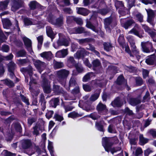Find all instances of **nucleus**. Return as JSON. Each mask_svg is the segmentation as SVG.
Here are the masks:
<instances>
[{"label":"nucleus","mask_w":156,"mask_h":156,"mask_svg":"<svg viewBox=\"0 0 156 156\" xmlns=\"http://www.w3.org/2000/svg\"><path fill=\"white\" fill-rule=\"evenodd\" d=\"M69 74V71L65 69H60L56 71L57 77L62 85H65L66 84V79Z\"/></svg>","instance_id":"1"},{"label":"nucleus","mask_w":156,"mask_h":156,"mask_svg":"<svg viewBox=\"0 0 156 156\" xmlns=\"http://www.w3.org/2000/svg\"><path fill=\"white\" fill-rule=\"evenodd\" d=\"M20 70L22 72L28 73L30 76V80L29 83V89L30 91L33 92V85L36 84L37 82L36 80L33 79L32 77L33 74V69L32 67L29 66L27 68H23L21 69Z\"/></svg>","instance_id":"2"},{"label":"nucleus","mask_w":156,"mask_h":156,"mask_svg":"<svg viewBox=\"0 0 156 156\" xmlns=\"http://www.w3.org/2000/svg\"><path fill=\"white\" fill-rule=\"evenodd\" d=\"M43 80L42 81V86L44 92L49 93L51 92V89L50 86V83L48 81L45 77L42 76Z\"/></svg>","instance_id":"3"},{"label":"nucleus","mask_w":156,"mask_h":156,"mask_svg":"<svg viewBox=\"0 0 156 156\" xmlns=\"http://www.w3.org/2000/svg\"><path fill=\"white\" fill-rule=\"evenodd\" d=\"M23 5V2L22 0H13L11 10L13 12H15L22 7Z\"/></svg>","instance_id":"4"},{"label":"nucleus","mask_w":156,"mask_h":156,"mask_svg":"<svg viewBox=\"0 0 156 156\" xmlns=\"http://www.w3.org/2000/svg\"><path fill=\"white\" fill-rule=\"evenodd\" d=\"M102 144L105 151L109 152L110 147L112 145L110 139L107 137L103 138Z\"/></svg>","instance_id":"5"},{"label":"nucleus","mask_w":156,"mask_h":156,"mask_svg":"<svg viewBox=\"0 0 156 156\" xmlns=\"http://www.w3.org/2000/svg\"><path fill=\"white\" fill-rule=\"evenodd\" d=\"M34 63L39 72L41 73L45 67V63L41 61L40 60H36L34 61Z\"/></svg>","instance_id":"6"},{"label":"nucleus","mask_w":156,"mask_h":156,"mask_svg":"<svg viewBox=\"0 0 156 156\" xmlns=\"http://www.w3.org/2000/svg\"><path fill=\"white\" fill-rule=\"evenodd\" d=\"M77 85V83L75 78L71 77L69 82V86L66 85V84L63 85L67 90L69 91L70 90V88H74Z\"/></svg>","instance_id":"7"},{"label":"nucleus","mask_w":156,"mask_h":156,"mask_svg":"<svg viewBox=\"0 0 156 156\" xmlns=\"http://www.w3.org/2000/svg\"><path fill=\"white\" fill-rule=\"evenodd\" d=\"M150 44V48L151 49L152 48V44L151 42H142L141 43V45L143 51L146 53H149L150 51L148 47H149L148 45Z\"/></svg>","instance_id":"8"},{"label":"nucleus","mask_w":156,"mask_h":156,"mask_svg":"<svg viewBox=\"0 0 156 156\" xmlns=\"http://www.w3.org/2000/svg\"><path fill=\"white\" fill-rule=\"evenodd\" d=\"M89 53L87 51L84 49L81 48L80 50H78L74 54V56L75 58H80L84 57L85 55L89 54Z\"/></svg>","instance_id":"9"},{"label":"nucleus","mask_w":156,"mask_h":156,"mask_svg":"<svg viewBox=\"0 0 156 156\" xmlns=\"http://www.w3.org/2000/svg\"><path fill=\"white\" fill-rule=\"evenodd\" d=\"M68 54V49H63L58 51L56 53V56L59 58H63L67 56Z\"/></svg>","instance_id":"10"},{"label":"nucleus","mask_w":156,"mask_h":156,"mask_svg":"<svg viewBox=\"0 0 156 156\" xmlns=\"http://www.w3.org/2000/svg\"><path fill=\"white\" fill-rule=\"evenodd\" d=\"M53 90L56 94H62L64 96H66L67 94L62 88H60V86L58 85L54 84L53 85Z\"/></svg>","instance_id":"11"},{"label":"nucleus","mask_w":156,"mask_h":156,"mask_svg":"<svg viewBox=\"0 0 156 156\" xmlns=\"http://www.w3.org/2000/svg\"><path fill=\"white\" fill-rule=\"evenodd\" d=\"M32 145V142L30 140H23L21 141V147L23 149H28L31 147Z\"/></svg>","instance_id":"12"},{"label":"nucleus","mask_w":156,"mask_h":156,"mask_svg":"<svg viewBox=\"0 0 156 156\" xmlns=\"http://www.w3.org/2000/svg\"><path fill=\"white\" fill-rule=\"evenodd\" d=\"M23 39L27 48L28 50L31 52L32 51V42L31 41L25 37H23Z\"/></svg>","instance_id":"13"},{"label":"nucleus","mask_w":156,"mask_h":156,"mask_svg":"<svg viewBox=\"0 0 156 156\" xmlns=\"http://www.w3.org/2000/svg\"><path fill=\"white\" fill-rule=\"evenodd\" d=\"M70 39H59L57 41V44L59 46H67L69 45Z\"/></svg>","instance_id":"14"},{"label":"nucleus","mask_w":156,"mask_h":156,"mask_svg":"<svg viewBox=\"0 0 156 156\" xmlns=\"http://www.w3.org/2000/svg\"><path fill=\"white\" fill-rule=\"evenodd\" d=\"M40 55L41 57L48 60H50L52 57V54L51 51L44 52L41 53Z\"/></svg>","instance_id":"15"},{"label":"nucleus","mask_w":156,"mask_h":156,"mask_svg":"<svg viewBox=\"0 0 156 156\" xmlns=\"http://www.w3.org/2000/svg\"><path fill=\"white\" fill-rule=\"evenodd\" d=\"M156 57L155 55H152L146 59L145 62L149 65H153L155 63Z\"/></svg>","instance_id":"16"},{"label":"nucleus","mask_w":156,"mask_h":156,"mask_svg":"<svg viewBox=\"0 0 156 156\" xmlns=\"http://www.w3.org/2000/svg\"><path fill=\"white\" fill-rule=\"evenodd\" d=\"M2 21L5 28L8 29L12 25L10 21L8 19H2Z\"/></svg>","instance_id":"17"},{"label":"nucleus","mask_w":156,"mask_h":156,"mask_svg":"<svg viewBox=\"0 0 156 156\" xmlns=\"http://www.w3.org/2000/svg\"><path fill=\"white\" fill-rule=\"evenodd\" d=\"M77 12L78 14L83 16L87 15L90 12L89 10L83 8H77Z\"/></svg>","instance_id":"18"},{"label":"nucleus","mask_w":156,"mask_h":156,"mask_svg":"<svg viewBox=\"0 0 156 156\" xmlns=\"http://www.w3.org/2000/svg\"><path fill=\"white\" fill-rule=\"evenodd\" d=\"M129 104L133 106H135L141 102L140 98H131L129 100Z\"/></svg>","instance_id":"19"},{"label":"nucleus","mask_w":156,"mask_h":156,"mask_svg":"<svg viewBox=\"0 0 156 156\" xmlns=\"http://www.w3.org/2000/svg\"><path fill=\"white\" fill-rule=\"evenodd\" d=\"M46 33L48 36L50 37L52 40L54 38V34L51 28L49 26H47L46 27Z\"/></svg>","instance_id":"20"},{"label":"nucleus","mask_w":156,"mask_h":156,"mask_svg":"<svg viewBox=\"0 0 156 156\" xmlns=\"http://www.w3.org/2000/svg\"><path fill=\"white\" fill-rule=\"evenodd\" d=\"M135 23V22L134 20L132 19H131L126 21L123 24V27L126 29H127L129 27Z\"/></svg>","instance_id":"21"},{"label":"nucleus","mask_w":156,"mask_h":156,"mask_svg":"<svg viewBox=\"0 0 156 156\" xmlns=\"http://www.w3.org/2000/svg\"><path fill=\"white\" fill-rule=\"evenodd\" d=\"M59 102V99L57 98H56L52 99L50 101V103L51 106L55 108L58 105Z\"/></svg>","instance_id":"22"},{"label":"nucleus","mask_w":156,"mask_h":156,"mask_svg":"<svg viewBox=\"0 0 156 156\" xmlns=\"http://www.w3.org/2000/svg\"><path fill=\"white\" fill-rule=\"evenodd\" d=\"M97 109L100 112L103 111H107L106 105L101 103H99L97 105Z\"/></svg>","instance_id":"23"},{"label":"nucleus","mask_w":156,"mask_h":156,"mask_svg":"<svg viewBox=\"0 0 156 156\" xmlns=\"http://www.w3.org/2000/svg\"><path fill=\"white\" fill-rule=\"evenodd\" d=\"M8 70L9 72L14 71L16 68V64L13 62H11L8 64Z\"/></svg>","instance_id":"24"},{"label":"nucleus","mask_w":156,"mask_h":156,"mask_svg":"<svg viewBox=\"0 0 156 156\" xmlns=\"http://www.w3.org/2000/svg\"><path fill=\"white\" fill-rule=\"evenodd\" d=\"M112 105L113 106L115 107H120L122 105V103L120 102L119 99L117 98L114 101L112 102Z\"/></svg>","instance_id":"25"},{"label":"nucleus","mask_w":156,"mask_h":156,"mask_svg":"<svg viewBox=\"0 0 156 156\" xmlns=\"http://www.w3.org/2000/svg\"><path fill=\"white\" fill-rule=\"evenodd\" d=\"M86 27L96 32H98L97 30L96 29L95 27L93 25L90 21H87L86 24Z\"/></svg>","instance_id":"26"},{"label":"nucleus","mask_w":156,"mask_h":156,"mask_svg":"<svg viewBox=\"0 0 156 156\" xmlns=\"http://www.w3.org/2000/svg\"><path fill=\"white\" fill-rule=\"evenodd\" d=\"M127 38L129 42V43L132 49H134L136 48L135 45V43L133 39L130 36H128Z\"/></svg>","instance_id":"27"},{"label":"nucleus","mask_w":156,"mask_h":156,"mask_svg":"<svg viewBox=\"0 0 156 156\" xmlns=\"http://www.w3.org/2000/svg\"><path fill=\"white\" fill-rule=\"evenodd\" d=\"M140 144L141 145H144L145 144L147 143L148 141V139L144 138L143 135H140L139 138Z\"/></svg>","instance_id":"28"},{"label":"nucleus","mask_w":156,"mask_h":156,"mask_svg":"<svg viewBox=\"0 0 156 156\" xmlns=\"http://www.w3.org/2000/svg\"><path fill=\"white\" fill-rule=\"evenodd\" d=\"M81 115L75 112H70L68 115V117L69 118H71L74 119L78 117L81 116Z\"/></svg>","instance_id":"29"},{"label":"nucleus","mask_w":156,"mask_h":156,"mask_svg":"<svg viewBox=\"0 0 156 156\" xmlns=\"http://www.w3.org/2000/svg\"><path fill=\"white\" fill-rule=\"evenodd\" d=\"M75 61L73 57H69L67 60L68 65L69 66H72L75 64Z\"/></svg>","instance_id":"30"},{"label":"nucleus","mask_w":156,"mask_h":156,"mask_svg":"<svg viewBox=\"0 0 156 156\" xmlns=\"http://www.w3.org/2000/svg\"><path fill=\"white\" fill-rule=\"evenodd\" d=\"M63 16H60L56 20V24L59 26H61L63 24Z\"/></svg>","instance_id":"31"},{"label":"nucleus","mask_w":156,"mask_h":156,"mask_svg":"<svg viewBox=\"0 0 156 156\" xmlns=\"http://www.w3.org/2000/svg\"><path fill=\"white\" fill-rule=\"evenodd\" d=\"M86 49L93 52L96 55L99 56L100 55L99 53L95 49V47L92 45H90L89 48H86Z\"/></svg>","instance_id":"32"},{"label":"nucleus","mask_w":156,"mask_h":156,"mask_svg":"<svg viewBox=\"0 0 156 156\" xmlns=\"http://www.w3.org/2000/svg\"><path fill=\"white\" fill-rule=\"evenodd\" d=\"M104 49L107 51H110L112 48V45L110 43H104L103 44Z\"/></svg>","instance_id":"33"},{"label":"nucleus","mask_w":156,"mask_h":156,"mask_svg":"<svg viewBox=\"0 0 156 156\" xmlns=\"http://www.w3.org/2000/svg\"><path fill=\"white\" fill-rule=\"evenodd\" d=\"M129 33H133L134 34L136 35L137 36L139 37L140 38H142L143 37V36L140 35L138 31H137L134 28H133L129 32Z\"/></svg>","instance_id":"34"},{"label":"nucleus","mask_w":156,"mask_h":156,"mask_svg":"<svg viewBox=\"0 0 156 156\" xmlns=\"http://www.w3.org/2000/svg\"><path fill=\"white\" fill-rule=\"evenodd\" d=\"M115 6L117 9H122L123 8L124 5L121 1H117L115 2Z\"/></svg>","instance_id":"35"},{"label":"nucleus","mask_w":156,"mask_h":156,"mask_svg":"<svg viewBox=\"0 0 156 156\" xmlns=\"http://www.w3.org/2000/svg\"><path fill=\"white\" fill-rule=\"evenodd\" d=\"M26 53L24 50L19 51L16 53V56L18 57H24L26 56Z\"/></svg>","instance_id":"36"},{"label":"nucleus","mask_w":156,"mask_h":156,"mask_svg":"<svg viewBox=\"0 0 156 156\" xmlns=\"http://www.w3.org/2000/svg\"><path fill=\"white\" fill-rule=\"evenodd\" d=\"M23 22L25 26H28L34 24L28 18H25L23 19Z\"/></svg>","instance_id":"37"},{"label":"nucleus","mask_w":156,"mask_h":156,"mask_svg":"<svg viewBox=\"0 0 156 156\" xmlns=\"http://www.w3.org/2000/svg\"><path fill=\"white\" fill-rule=\"evenodd\" d=\"M48 149L49 150L50 152V153L51 154V156H54V154L53 153V147L52 146V144L51 142L49 141L48 146Z\"/></svg>","instance_id":"38"},{"label":"nucleus","mask_w":156,"mask_h":156,"mask_svg":"<svg viewBox=\"0 0 156 156\" xmlns=\"http://www.w3.org/2000/svg\"><path fill=\"white\" fill-rule=\"evenodd\" d=\"M4 83L9 87H12L14 86V83L13 82L9 79H6L3 80Z\"/></svg>","instance_id":"39"},{"label":"nucleus","mask_w":156,"mask_h":156,"mask_svg":"<svg viewBox=\"0 0 156 156\" xmlns=\"http://www.w3.org/2000/svg\"><path fill=\"white\" fill-rule=\"evenodd\" d=\"M63 66V63L61 62H56L54 64V67L55 69L61 68Z\"/></svg>","instance_id":"40"},{"label":"nucleus","mask_w":156,"mask_h":156,"mask_svg":"<svg viewBox=\"0 0 156 156\" xmlns=\"http://www.w3.org/2000/svg\"><path fill=\"white\" fill-rule=\"evenodd\" d=\"M150 99V94L148 91H147L145 95L143 98V102H145L148 101Z\"/></svg>","instance_id":"41"},{"label":"nucleus","mask_w":156,"mask_h":156,"mask_svg":"<svg viewBox=\"0 0 156 156\" xmlns=\"http://www.w3.org/2000/svg\"><path fill=\"white\" fill-rule=\"evenodd\" d=\"M93 76V73H89L85 75L83 78V81L86 82Z\"/></svg>","instance_id":"42"},{"label":"nucleus","mask_w":156,"mask_h":156,"mask_svg":"<svg viewBox=\"0 0 156 156\" xmlns=\"http://www.w3.org/2000/svg\"><path fill=\"white\" fill-rule=\"evenodd\" d=\"M136 19L140 22H142L143 21V16L140 13H138L136 15Z\"/></svg>","instance_id":"43"},{"label":"nucleus","mask_w":156,"mask_h":156,"mask_svg":"<svg viewBox=\"0 0 156 156\" xmlns=\"http://www.w3.org/2000/svg\"><path fill=\"white\" fill-rule=\"evenodd\" d=\"M124 80V78L123 76L122 75H120L118 77L116 83L119 85L123 83Z\"/></svg>","instance_id":"44"},{"label":"nucleus","mask_w":156,"mask_h":156,"mask_svg":"<svg viewBox=\"0 0 156 156\" xmlns=\"http://www.w3.org/2000/svg\"><path fill=\"white\" fill-rule=\"evenodd\" d=\"M99 94L98 93H95L91 96L90 98V100L92 101L96 100L98 98Z\"/></svg>","instance_id":"45"},{"label":"nucleus","mask_w":156,"mask_h":156,"mask_svg":"<svg viewBox=\"0 0 156 156\" xmlns=\"http://www.w3.org/2000/svg\"><path fill=\"white\" fill-rule=\"evenodd\" d=\"M108 130V132L110 133H116V130L115 127L112 125H111L109 126Z\"/></svg>","instance_id":"46"},{"label":"nucleus","mask_w":156,"mask_h":156,"mask_svg":"<svg viewBox=\"0 0 156 156\" xmlns=\"http://www.w3.org/2000/svg\"><path fill=\"white\" fill-rule=\"evenodd\" d=\"M3 153L5 156H16V154L11 153L7 150H4Z\"/></svg>","instance_id":"47"},{"label":"nucleus","mask_w":156,"mask_h":156,"mask_svg":"<svg viewBox=\"0 0 156 156\" xmlns=\"http://www.w3.org/2000/svg\"><path fill=\"white\" fill-rule=\"evenodd\" d=\"M37 120L36 119L33 118H30L28 119V125L30 126L34 122L36 121Z\"/></svg>","instance_id":"48"},{"label":"nucleus","mask_w":156,"mask_h":156,"mask_svg":"<svg viewBox=\"0 0 156 156\" xmlns=\"http://www.w3.org/2000/svg\"><path fill=\"white\" fill-rule=\"evenodd\" d=\"M121 149V147H116L111 148L110 147L109 151L110 150L111 153L113 154L114 153L116 152L117 151H120Z\"/></svg>","instance_id":"49"},{"label":"nucleus","mask_w":156,"mask_h":156,"mask_svg":"<svg viewBox=\"0 0 156 156\" xmlns=\"http://www.w3.org/2000/svg\"><path fill=\"white\" fill-rule=\"evenodd\" d=\"M83 88L85 91L87 92L90 91L92 89V87L87 84L83 85Z\"/></svg>","instance_id":"50"},{"label":"nucleus","mask_w":156,"mask_h":156,"mask_svg":"<svg viewBox=\"0 0 156 156\" xmlns=\"http://www.w3.org/2000/svg\"><path fill=\"white\" fill-rule=\"evenodd\" d=\"M37 4V3L35 1L30 2L29 5L30 9H35Z\"/></svg>","instance_id":"51"},{"label":"nucleus","mask_w":156,"mask_h":156,"mask_svg":"<svg viewBox=\"0 0 156 156\" xmlns=\"http://www.w3.org/2000/svg\"><path fill=\"white\" fill-rule=\"evenodd\" d=\"M37 40L38 41V47H41L43 41V37L42 35L40 36L37 37Z\"/></svg>","instance_id":"52"},{"label":"nucleus","mask_w":156,"mask_h":156,"mask_svg":"<svg viewBox=\"0 0 156 156\" xmlns=\"http://www.w3.org/2000/svg\"><path fill=\"white\" fill-rule=\"evenodd\" d=\"M154 17L148 16L147 19V22L151 24L154 26L155 23L154 22Z\"/></svg>","instance_id":"53"},{"label":"nucleus","mask_w":156,"mask_h":156,"mask_svg":"<svg viewBox=\"0 0 156 156\" xmlns=\"http://www.w3.org/2000/svg\"><path fill=\"white\" fill-rule=\"evenodd\" d=\"M118 41L119 44L122 46L124 42L123 36L122 35H120L119 37Z\"/></svg>","instance_id":"54"},{"label":"nucleus","mask_w":156,"mask_h":156,"mask_svg":"<svg viewBox=\"0 0 156 156\" xmlns=\"http://www.w3.org/2000/svg\"><path fill=\"white\" fill-rule=\"evenodd\" d=\"M54 118L56 120L61 122L64 119L63 117L57 114H55L54 116Z\"/></svg>","instance_id":"55"},{"label":"nucleus","mask_w":156,"mask_h":156,"mask_svg":"<svg viewBox=\"0 0 156 156\" xmlns=\"http://www.w3.org/2000/svg\"><path fill=\"white\" fill-rule=\"evenodd\" d=\"M83 61L84 63L86 66L89 68H90L91 67V65L89 62V60L87 58H83Z\"/></svg>","instance_id":"56"},{"label":"nucleus","mask_w":156,"mask_h":156,"mask_svg":"<svg viewBox=\"0 0 156 156\" xmlns=\"http://www.w3.org/2000/svg\"><path fill=\"white\" fill-rule=\"evenodd\" d=\"M143 153V151L140 147H138L136 150L135 155V156H139Z\"/></svg>","instance_id":"57"},{"label":"nucleus","mask_w":156,"mask_h":156,"mask_svg":"<svg viewBox=\"0 0 156 156\" xmlns=\"http://www.w3.org/2000/svg\"><path fill=\"white\" fill-rule=\"evenodd\" d=\"M136 82L137 85H141L143 83L142 79L140 77H136Z\"/></svg>","instance_id":"58"},{"label":"nucleus","mask_w":156,"mask_h":156,"mask_svg":"<svg viewBox=\"0 0 156 156\" xmlns=\"http://www.w3.org/2000/svg\"><path fill=\"white\" fill-rule=\"evenodd\" d=\"M76 34H81L85 32L84 28L82 27H76Z\"/></svg>","instance_id":"59"},{"label":"nucleus","mask_w":156,"mask_h":156,"mask_svg":"<svg viewBox=\"0 0 156 156\" xmlns=\"http://www.w3.org/2000/svg\"><path fill=\"white\" fill-rule=\"evenodd\" d=\"M18 61V64L20 65H23L28 62V60L26 59H19Z\"/></svg>","instance_id":"60"},{"label":"nucleus","mask_w":156,"mask_h":156,"mask_svg":"<svg viewBox=\"0 0 156 156\" xmlns=\"http://www.w3.org/2000/svg\"><path fill=\"white\" fill-rule=\"evenodd\" d=\"M74 20L79 25H82L83 23L82 20L80 18L74 17Z\"/></svg>","instance_id":"61"},{"label":"nucleus","mask_w":156,"mask_h":156,"mask_svg":"<svg viewBox=\"0 0 156 156\" xmlns=\"http://www.w3.org/2000/svg\"><path fill=\"white\" fill-rule=\"evenodd\" d=\"M148 16L154 17V11L151 9H148L146 10Z\"/></svg>","instance_id":"62"},{"label":"nucleus","mask_w":156,"mask_h":156,"mask_svg":"<svg viewBox=\"0 0 156 156\" xmlns=\"http://www.w3.org/2000/svg\"><path fill=\"white\" fill-rule=\"evenodd\" d=\"M34 131L33 132V134L36 135V136L38 135L39 134V131L38 130V127L37 126H35L33 127Z\"/></svg>","instance_id":"63"},{"label":"nucleus","mask_w":156,"mask_h":156,"mask_svg":"<svg viewBox=\"0 0 156 156\" xmlns=\"http://www.w3.org/2000/svg\"><path fill=\"white\" fill-rule=\"evenodd\" d=\"M149 133L151 134L153 138H156V130L154 129H151L149 131Z\"/></svg>","instance_id":"64"}]
</instances>
